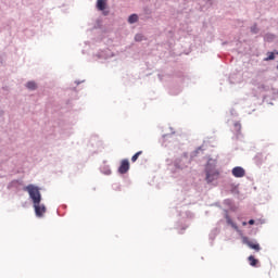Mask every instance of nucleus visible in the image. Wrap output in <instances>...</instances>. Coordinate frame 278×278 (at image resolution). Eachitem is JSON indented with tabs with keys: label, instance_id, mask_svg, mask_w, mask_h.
<instances>
[{
	"label": "nucleus",
	"instance_id": "27",
	"mask_svg": "<svg viewBox=\"0 0 278 278\" xmlns=\"http://www.w3.org/2000/svg\"><path fill=\"white\" fill-rule=\"evenodd\" d=\"M248 223L249 225H255V219H250Z\"/></svg>",
	"mask_w": 278,
	"mask_h": 278
},
{
	"label": "nucleus",
	"instance_id": "8",
	"mask_svg": "<svg viewBox=\"0 0 278 278\" xmlns=\"http://www.w3.org/2000/svg\"><path fill=\"white\" fill-rule=\"evenodd\" d=\"M232 175L233 177H237L238 179L244 177L247 175V170L242 166H236L232 168Z\"/></svg>",
	"mask_w": 278,
	"mask_h": 278
},
{
	"label": "nucleus",
	"instance_id": "28",
	"mask_svg": "<svg viewBox=\"0 0 278 278\" xmlns=\"http://www.w3.org/2000/svg\"><path fill=\"white\" fill-rule=\"evenodd\" d=\"M206 5L207 8L212 7V0H207Z\"/></svg>",
	"mask_w": 278,
	"mask_h": 278
},
{
	"label": "nucleus",
	"instance_id": "33",
	"mask_svg": "<svg viewBox=\"0 0 278 278\" xmlns=\"http://www.w3.org/2000/svg\"><path fill=\"white\" fill-rule=\"evenodd\" d=\"M229 83H230V84H236V83L231 79V77H229Z\"/></svg>",
	"mask_w": 278,
	"mask_h": 278
},
{
	"label": "nucleus",
	"instance_id": "23",
	"mask_svg": "<svg viewBox=\"0 0 278 278\" xmlns=\"http://www.w3.org/2000/svg\"><path fill=\"white\" fill-rule=\"evenodd\" d=\"M135 40H136V42H141V40H142V35H136V36H135Z\"/></svg>",
	"mask_w": 278,
	"mask_h": 278
},
{
	"label": "nucleus",
	"instance_id": "5",
	"mask_svg": "<svg viewBox=\"0 0 278 278\" xmlns=\"http://www.w3.org/2000/svg\"><path fill=\"white\" fill-rule=\"evenodd\" d=\"M94 58L97 60H110V58H114V53L110 49H105L102 51H99L94 54Z\"/></svg>",
	"mask_w": 278,
	"mask_h": 278
},
{
	"label": "nucleus",
	"instance_id": "4",
	"mask_svg": "<svg viewBox=\"0 0 278 278\" xmlns=\"http://www.w3.org/2000/svg\"><path fill=\"white\" fill-rule=\"evenodd\" d=\"M242 242L253 251H256V252L262 251V247H260V243H257V241L250 240L249 237H242Z\"/></svg>",
	"mask_w": 278,
	"mask_h": 278
},
{
	"label": "nucleus",
	"instance_id": "31",
	"mask_svg": "<svg viewBox=\"0 0 278 278\" xmlns=\"http://www.w3.org/2000/svg\"><path fill=\"white\" fill-rule=\"evenodd\" d=\"M84 81H85V80H81V81L76 80L75 84H76V86H79V84H84Z\"/></svg>",
	"mask_w": 278,
	"mask_h": 278
},
{
	"label": "nucleus",
	"instance_id": "34",
	"mask_svg": "<svg viewBox=\"0 0 278 278\" xmlns=\"http://www.w3.org/2000/svg\"><path fill=\"white\" fill-rule=\"evenodd\" d=\"M262 88H263V90H268V89L266 88V86H262Z\"/></svg>",
	"mask_w": 278,
	"mask_h": 278
},
{
	"label": "nucleus",
	"instance_id": "2",
	"mask_svg": "<svg viewBox=\"0 0 278 278\" xmlns=\"http://www.w3.org/2000/svg\"><path fill=\"white\" fill-rule=\"evenodd\" d=\"M24 191L28 192V195L30 201L33 202V205L36 203L42 202V193H40V187L30 184L24 187Z\"/></svg>",
	"mask_w": 278,
	"mask_h": 278
},
{
	"label": "nucleus",
	"instance_id": "32",
	"mask_svg": "<svg viewBox=\"0 0 278 278\" xmlns=\"http://www.w3.org/2000/svg\"><path fill=\"white\" fill-rule=\"evenodd\" d=\"M3 114H5V112L0 111V118H3Z\"/></svg>",
	"mask_w": 278,
	"mask_h": 278
},
{
	"label": "nucleus",
	"instance_id": "37",
	"mask_svg": "<svg viewBox=\"0 0 278 278\" xmlns=\"http://www.w3.org/2000/svg\"><path fill=\"white\" fill-rule=\"evenodd\" d=\"M175 131H172V136H174Z\"/></svg>",
	"mask_w": 278,
	"mask_h": 278
},
{
	"label": "nucleus",
	"instance_id": "26",
	"mask_svg": "<svg viewBox=\"0 0 278 278\" xmlns=\"http://www.w3.org/2000/svg\"><path fill=\"white\" fill-rule=\"evenodd\" d=\"M224 203H225V205H231V200H230V199H226V200L224 201Z\"/></svg>",
	"mask_w": 278,
	"mask_h": 278
},
{
	"label": "nucleus",
	"instance_id": "12",
	"mask_svg": "<svg viewBox=\"0 0 278 278\" xmlns=\"http://www.w3.org/2000/svg\"><path fill=\"white\" fill-rule=\"evenodd\" d=\"M218 233H220V229L213 228L208 235L210 240H216V236H218Z\"/></svg>",
	"mask_w": 278,
	"mask_h": 278
},
{
	"label": "nucleus",
	"instance_id": "6",
	"mask_svg": "<svg viewBox=\"0 0 278 278\" xmlns=\"http://www.w3.org/2000/svg\"><path fill=\"white\" fill-rule=\"evenodd\" d=\"M33 207L37 218H42V216H45L47 213V206H45V204H40V202L33 204Z\"/></svg>",
	"mask_w": 278,
	"mask_h": 278
},
{
	"label": "nucleus",
	"instance_id": "3",
	"mask_svg": "<svg viewBox=\"0 0 278 278\" xmlns=\"http://www.w3.org/2000/svg\"><path fill=\"white\" fill-rule=\"evenodd\" d=\"M188 164H190V157H188V152H185L181 156L177 157L174 161L175 168H178L179 170H184V168H187Z\"/></svg>",
	"mask_w": 278,
	"mask_h": 278
},
{
	"label": "nucleus",
	"instance_id": "15",
	"mask_svg": "<svg viewBox=\"0 0 278 278\" xmlns=\"http://www.w3.org/2000/svg\"><path fill=\"white\" fill-rule=\"evenodd\" d=\"M100 170L103 175H112V169L110 168V165H104L100 167Z\"/></svg>",
	"mask_w": 278,
	"mask_h": 278
},
{
	"label": "nucleus",
	"instance_id": "14",
	"mask_svg": "<svg viewBox=\"0 0 278 278\" xmlns=\"http://www.w3.org/2000/svg\"><path fill=\"white\" fill-rule=\"evenodd\" d=\"M248 261L250 262V266H253V267H255V266H257V264H260V260L255 258V256H253V255H250L248 257Z\"/></svg>",
	"mask_w": 278,
	"mask_h": 278
},
{
	"label": "nucleus",
	"instance_id": "13",
	"mask_svg": "<svg viewBox=\"0 0 278 278\" xmlns=\"http://www.w3.org/2000/svg\"><path fill=\"white\" fill-rule=\"evenodd\" d=\"M26 88L28 90H37L38 89V85L34 80H29L28 83H26Z\"/></svg>",
	"mask_w": 278,
	"mask_h": 278
},
{
	"label": "nucleus",
	"instance_id": "22",
	"mask_svg": "<svg viewBox=\"0 0 278 278\" xmlns=\"http://www.w3.org/2000/svg\"><path fill=\"white\" fill-rule=\"evenodd\" d=\"M140 155H142V151L135 153L131 157V162H138V157H140Z\"/></svg>",
	"mask_w": 278,
	"mask_h": 278
},
{
	"label": "nucleus",
	"instance_id": "36",
	"mask_svg": "<svg viewBox=\"0 0 278 278\" xmlns=\"http://www.w3.org/2000/svg\"><path fill=\"white\" fill-rule=\"evenodd\" d=\"M0 64H3V61H2V59L0 58Z\"/></svg>",
	"mask_w": 278,
	"mask_h": 278
},
{
	"label": "nucleus",
	"instance_id": "10",
	"mask_svg": "<svg viewBox=\"0 0 278 278\" xmlns=\"http://www.w3.org/2000/svg\"><path fill=\"white\" fill-rule=\"evenodd\" d=\"M225 212H226L225 218H226L227 225H230V227H232V229H235V231H240V229L238 228V225L236 223H233V220L231 219V217L229 216L227 211H225Z\"/></svg>",
	"mask_w": 278,
	"mask_h": 278
},
{
	"label": "nucleus",
	"instance_id": "30",
	"mask_svg": "<svg viewBox=\"0 0 278 278\" xmlns=\"http://www.w3.org/2000/svg\"><path fill=\"white\" fill-rule=\"evenodd\" d=\"M186 216H188L189 218H192V213L186 212Z\"/></svg>",
	"mask_w": 278,
	"mask_h": 278
},
{
	"label": "nucleus",
	"instance_id": "18",
	"mask_svg": "<svg viewBox=\"0 0 278 278\" xmlns=\"http://www.w3.org/2000/svg\"><path fill=\"white\" fill-rule=\"evenodd\" d=\"M200 151H203V147H198L197 150H194L193 152H191V155H190L191 160H192L193 157H197V156L199 155V152H200Z\"/></svg>",
	"mask_w": 278,
	"mask_h": 278
},
{
	"label": "nucleus",
	"instance_id": "25",
	"mask_svg": "<svg viewBox=\"0 0 278 278\" xmlns=\"http://www.w3.org/2000/svg\"><path fill=\"white\" fill-rule=\"evenodd\" d=\"M230 114L231 116H238V113L233 109L230 110Z\"/></svg>",
	"mask_w": 278,
	"mask_h": 278
},
{
	"label": "nucleus",
	"instance_id": "16",
	"mask_svg": "<svg viewBox=\"0 0 278 278\" xmlns=\"http://www.w3.org/2000/svg\"><path fill=\"white\" fill-rule=\"evenodd\" d=\"M128 23L130 25H134V23H138V14L134 13L128 16Z\"/></svg>",
	"mask_w": 278,
	"mask_h": 278
},
{
	"label": "nucleus",
	"instance_id": "35",
	"mask_svg": "<svg viewBox=\"0 0 278 278\" xmlns=\"http://www.w3.org/2000/svg\"><path fill=\"white\" fill-rule=\"evenodd\" d=\"M163 138H168V135H163Z\"/></svg>",
	"mask_w": 278,
	"mask_h": 278
},
{
	"label": "nucleus",
	"instance_id": "1",
	"mask_svg": "<svg viewBox=\"0 0 278 278\" xmlns=\"http://www.w3.org/2000/svg\"><path fill=\"white\" fill-rule=\"evenodd\" d=\"M216 164L217 161L214 159H208L207 163L205 165V181L206 184H212L214 181H216V179H218V177H220V172H218L216 169Z\"/></svg>",
	"mask_w": 278,
	"mask_h": 278
},
{
	"label": "nucleus",
	"instance_id": "11",
	"mask_svg": "<svg viewBox=\"0 0 278 278\" xmlns=\"http://www.w3.org/2000/svg\"><path fill=\"white\" fill-rule=\"evenodd\" d=\"M97 8L100 12H103V10H105V8H108V2L105 0H98Z\"/></svg>",
	"mask_w": 278,
	"mask_h": 278
},
{
	"label": "nucleus",
	"instance_id": "9",
	"mask_svg": "<svg viewBox=\"0 0 278 278\" xmlns=\"http://www.w3.org/2000/svg\"><path fill=\"white\" fill-rule=\"evenodd\" d=\"M23 186V179H15L8 184V190H18Z\"/></svg>",
	"mask_w": 278,
	"mask_h": 278
},
{
	"label": "nucleus",
	"instance_id": "38",
	"mask_svg": "<svg viewBox=\"0 0 278 278\" xmlns=\"http://www.w3.org/2000/svg\"><path fill=\"white\" fill-rule=\"evenodd\" d=\"M243 225H247V222H243Z\"/></svg>",
	"mask_w": 278,
	"mask_h": 278
},
{
	"label": "nucleus",
	"instance_id": "29",
	"mask_svg": "<svg viewBox=\"0 0 278 278\" xmlns=\"http://www.w3.org/2000/svg\"><path fill=\"white\" fill-rule=\"evenodd\" d=\"M243 25H244V22H238V27H243Z\"/></svg>",
	"mask_w": 278,
	"mask_h": 278
},
{
	"label": "nucleus",
	"instance_id": "24",
	"mask_svg": "<svg viewBox=\"0 0 278 278\" xmlns=\"http://www.w3.org/2000/svg\"><path fill=\"white\" fill-rule=\"evenodd\" d=\"M112 188H113V190H121V185L119 184H113Z\"/></svg>",
	"mask_w": 278,
	"mask_h": 278
},
{
	"label": "nucleus",
	"instance_id": "17",
	"mask_svg": "<svg viewBox=\"0 0 278 278\" xmlns=\"http://www.w3.org/2000/svg\"><path fill=\"white\" fill-rule=\"evenodd\" d=\"M275 53H276V55H278V51L267 52V58L264 59V62H270V61L275 60Z\"/></svg>",
	"mask_w": 278,
	"mask_h": 278
},
{
	"label": "nucleus",
	"instance_id": "7",
	"mask_svg": "<svg viewBox=\"0 0 278 278\" xmlns=\"http://www.w3.org/2000/svg\"><path fill=\"white\" fill-rule=\"evenodd\" d=\"M129 172V160L124 159L118 167L119 175H126Z\"/></svg>",
	"mask_w": 278,
	"mask_h": 278
},
{
	"label": "nucleus",
	"instance_id": "21",
	"mask_svg": "<svg viewBox=\"0 0 278 278\" xmlns=\"http://www.w3.org/2000/svg\"><path fill=\"white\" fill-rule=\"evenodd\" d=\"M233 127H235V131H237V134H240L242 129V125L239 122H236Z\"/></svg>",
	"mask_w": 278,
	"mask_h": 278
},
{
	"label": "nucleus",
	"instance_id": "20",
	"mask_svg": "<svg viewBox=\"0 0 278 278\" xmlns=\"http://www.w3.org/2000/svg\"><path fill=\"white\" fill-rule=\"evenodd\" d=\"M265 40H266L267 42H273V40H275V35H274V34H270V33H267V34L265 35Z\"/></svg>",
	"mask_w": 278,
	"mask_h": 278
},
{
	"label": "nucleus",
	"instance_id": "19",
	"mask_svg": "<svg viewBox=\"0 0 278 278\" xmlns=\"http://www.w3.org/2000/svg\"><path fill=\"white\" fill-rule=\"evenodd\" d=\"M251 34H260V28L257 27V24H254L250 27Z\"/></svg>",
	"mask_w": 278,
	"mask_h": 278
}]
</instances>
